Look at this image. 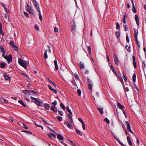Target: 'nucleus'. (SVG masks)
I'll return each mask as SVG.
<instances>
[{"instance_id":"1","label":"nucleus","mask_w":146,"mask_h":146,"mask_svg":"<svg viewBox=\"0 0 146 146\" xmlns=\"http://www.w3.org/2000/svg\"><path fill=\"white\" fill-rule=\"evenodd\" d=\"M0 50L1 52H3L2 56H4L5 59L7 60L8 63L11 62L12 60V56L11 54H9L8 56H5V51L4 50V48L1 46H0Z\"/></svg>"},{"instance_id":"2","label":"nucleus","mask_w":146,"mask_h":146,"mask_svg":"<svg viewBox=\"0 0 146 146\" xmlns=\"http://www.w3.org/2000/svg\"><path fill=\"white\" fill-rule=\"evenodd\" d=\"M18 62L20 65L24 68L25 69H27V68L26 65L21 59V58H19V59Z\"/></svg>"},{"instance_id":"3","label":"nucleus","mask_w":146,"mask_h":146,"mask_svg":"<svg viewBox=\"0 0 146 146\" xmlns=\"http://www.w3.org/2000/svg\"><path fill=\"white\" fill-rule=\"evenodd\" d=\"M125 123L126 125L127 130H128L130 133H133V131L131 129L130 125L127 121H126L125 122Z\"/></svg>"},{"instance_id":"4","label":"nucleus","mask_w":146,"mask_h":146,"mask_svg":"<svg viewBox=\"0 0 146 146\" xmlns=\"http://www.w3.org/2000/svg\"><path fill=\"white\" fill-rule=\"evenodd\" d=\"M27 11L31 13H33V12L32 10H31V7L29 5L27 4V6L26 7Z\"/></svg>"},{"instance_id":"5","label":"nucleus","mask_w":146,"mask_h":146,"mask_svg":"<svg viewBox=\"0 0 146 146\" xmlns=\"http://www.w3.org/2000/svg\"><path fill=\"white\" fill-rule=\"evenodd\" d=\"M113 57L114 58V62L116 65H118V60L117 58V54H113Z\"/></svg>"},{"instance_id":"6","label":"nucleus","mask_w":146,"mask_h":146,"mask_svg":"<svg viewBox=\"0 0 146 146\" xmlns=\"http://www.w3.org/2000/svg\"><path fill=\"white\" fill-rule=\"evenodd\" d=\"M32 2L35 5V7L37 10V11L40 10L38 4L35 0H33Z\"/></svg>"},{"instance_id":"7","label":"nucleus","mask_w":146,"mask_h":146,"mask_svg":"<svg viewBox=\"0 0 146 146\" xmlns=\"http://www.w3.org/2000/svg\"><path fill=\"white\" fill-rule=\"evenodd\" d=\"M135 19L136 21L137 24V25H139V17L136 14L135 16Z\"/></svg>"},{"instance_id":"8","label":"nucleus","mask_w":146,"mask_h":146,"mask_svg":"<svg viewBox=\"0 0 146 146\" xmlns=\"http://www.w3.org/2000/svg\"><path fill=\"white\" fill-rule=\"evenodd\" d=\"M31 90H25L23 91V93L27 95H31Z\"/></svg>"},{"instance_id":"9","label":"nucleus","mask_w":146,"mask_h":146,"mask_svg":"<svg viewBox=\"0 0 146 146\" xmlns=\"http://www.w3.org/2000/svg\"><path fill=\"white\" fill-rule=\"evenodd\" d=\"M137 34L138 32L137 31L136 29H134V36L136 42L137 41Z\"/></svg>"},{"instance_id":"10","label":"nucleus","mask_w":146,"mask_h":146,"mask_svg":"<svg viewBox=\"0 0 146 146\" xmlns=\"http://www.w3.org/2000/svg\"><path fill=\"white\" fill-rule=\"evenodd\" d=\"M127 139L130 146H133V144L131 141L130 137L129 136H127Z\"/></svg>"},{"instance_id":"11","label":"nucleus","mask_w":146,"mask_h":146,"mask_svg":"<svg viewBox=\"0 0 146 146\" xmlns=\"http://www.w3.org/2000/svg\"><path fill=\"white\" fill-rule=\"evenodd\" d=\"M48 86L49 89L51 90L52 92H54L55 94H56L57 92V91L55 89L53 88L50 85H48Z\"/></svg>"},{"instance_id":"12","label":"nucleus","mask_w":146,"mask_h":146,"mask_svg":"<svg viewBox=\"0 0 146 146\" xmlns=\"http://www.w3.org/2000/svg\"><path fill=\"white\" fill-rule=\"evenodd\" d=\"M76 28V25L75 23L74 22V24L71 27V31H74Z\"/></svg>"},{"instance_id":"13","label":"nucleus","mask_w":146,"mask_h":146,"mask_svg":"<svg viewBox=\"0 0 146 146\" xmlns=\"http://www.w3.org/2000/svg\"><path fill=\"white\" fill-rule=\"evenodd\" d=\"M51 110L53 111L56 113L57 112V110L56 108L55 107L53 106H52L51 107Z\"/></svg>"},{"instance_id":"14","label":"nucleus","mask_w":146,"mask_h":146,"mask_svg":"<svg viewBox=\"0 0 146 146\" xmlns=\"http://www.w3.org/2000/svg\"><path fill=\"white\" fill-rule=\"evenodd\" d=\"M54 63L55 66V68L56 70H58V68L57 65V61L56 60H55L54 61Z\"/></svg>"},{"instance_id":"15","label":"nucleus","mask_w":146,"mask_h":146,"mask_svg":"<svg viewBox=\"0 0 146 146\" xmlns=\"http://www.w3.org/2000/svg\"><path fill=\"white\" fill-rule=\"evenodd\" d=\"M18 102L24 107H26V105L23 102L22 100H19Z\"/></svg>"},{"instance_id":"16","label":"nucleus","mask_w":146,"mask_h":146,"mask_svg":"<svg viewBox=\"0 0 146 146\" xmlns=\"http://www.w3.org/2000/svg\"><path fill=\"white\" fill-rule=\"evenodd\" d=\"M117 106L120 109H122L124 108V106H123L121 105L120 104L119 102L117 103Z\"/></svg>"},{"instance_id":"17","label":"nucleus","mask_w":146,"mask_h":146,"mask_svg":"<svg viewBox=\"0 0 146 146\" xmlns=\"http://www.w3.org/2000/svg\"><path fill=\"white\" fill-rule=\"evenodd\" d=\"M89 73V72L88 70H86L85 71V72H84V73L83 74V75L84 76V78H86V77L87 76V75Z\"/></svg>"},{"instance_id":"18","label":"nucleus","mask_w":146,"mask_h":146,"mask_svg":"<svg viewBox=\"0 0 146 146\" xmlns=\"http://www.w3.org/2000/svg\"><path fill=\"white\" fill-rule=\"evenodd\" d=\"M0 33L3 35H4V34L2 30V25L1 22H0Z\"/></svg>"},{"instance_id":"19","label":"nucleus","mask_w":146,"mask_h":146,"mask_svg":"<svg viewBox=\"0 0 146 146\" xmlns=\"http://www.w3.org/2000/svg\"><path fill=\"white\" fill-rule=\"evenodd\" d=\"M44 108L47 110H49L50 109V106L49 104H45L44 105Z\"/></svg>"},{"instance_id":"20","label":"nucleus","mask_w":146,"mask_h":146,"mask_svg":"<svg viewBox=\"0 0 146 146\" xmlns=\"http://www.w3.org/2000/svg\"><path fill=\"white\" fill-rule=\"evenodd\" d=\"M97 108L101 114H102L103 113L104 111L103 108H100L98 107Z\"/></svg>"},{"instance_id":"21","label":"nucleus","mask_w":146,"mask_h":146,"mask_svg":"<svg viewBox=\"0 0 146 146\" xmlns=\"http://www.w3.org/2000/svg\"><path fill=\"white\" fill-rule=\"evenodd\" d=\"M6 65V63L4 62H2L1 63V68H4Z\"/></svg>"},{"instance_id":"22","label":"nucleus","mask_w":146,"mask_h":146,"mask_svg":"<svg viewBox=\"0 0 146 146\" xmlns=\"http://www.w3.org/2000/svg\"><path fill=\"white\" fill-rule=\"evenodd\" d=\"M4 78L6 80H9V76L7 74H5L4 75Z\"/></svg>"},{"instance_id":"23","label":"nucleus","mask_w":146,"mask_h":146,"mask_svg":"<svg viewBox=\"0 0 146 146\" xmlns=\"http://www.w3.org/2000/svg\"><path fill=\"white\" fill-rule=\"evenodd\" d=\"M117 78L118 79H119L120 80L121 82L122 83H123V79H122V77L121 76H120L119 75H118L117 76Z\"/></svg>"},{"instance_id":"24","label":"nucleus","mask_w":146,"mask_h":146,"mask_svg":"<svg viewBox=\"0 0 146 146\" xmlns=\"http://www.w3.org/2000/svg\"><path fill=\"white\" fill-rule=\"evenodd\" d=\"M48 136L51 138H52V137L54 138H55L56 137V135L55 134L52 133L48 134Z\"/></svg>"},{"instance_id":"25","label":"nucleus","mask_w":146,"mask_h":146,"mask_svg":"<svg viewBox=\"0 0 146 146\" xmlns=\"http://www.w3.org/2000/svg\"><path fill=\"white\" fill-rule=\"evenodd\" d=\"M80 67L81 68L83 69L84 68V66L83 63L80 62Z\"/></svg>"},{"instance_id":"26","label":"nucleus","mask_w":146,"mask_h":146,"mask_svg":"<svg viewBox=\"0 0 146 146\" xmlns=\"http://www.w3.org/2000/svg\"><path fill=\"white\" fill-rule=\"evenodd\" d=\"M76 131L81 136L83 134L82 132L77 129H76Z\"/></svg>"},{"instance_id":"27","label":"nucleus","mask_w":146,"mask_h":146,"mask_svg":"<svg viewBox=\"0 0 146 146\" xmlns=\"http://www.w3.org/2000/svg\"><path fill=\"white\" fill-rule=\"evenodd\" d=\"M68 117L70 119V121H71L72 123H73V121L72 120V116L71 115L68 114Z\"/></svg>"},{"instance_id":"28","label":"nucleus","mask_w":146,"mask_h":146,"mask_svg":"<svg viewBox=\"0 0 146 146\" xmlns=\"http://www.w3.org/2000/svg\"><path fill=\"white\" fill-rule=\"evenodd\" d=\"M57 138L60 140H62L63 139V137L62 136L60 135H58L57 136Z\"/></svg>"},{"instance_id":"29","label":"nucleus","mask_w":146,"mask_h":146,"mask_svg":"<svg viewBox=\"0 0 146 146\" xmlns=\"http://www.w3.org/2000/svg\"><path fill=\"white\" fill-rule=\"evenodd\" d=\"M38 12L39 13V19L40 20H42V17L40 13V10H38Z\"/></svg>"},{"instance_id":"30","label":"nucleus","mask_w":146,"mask_h":146,"mask_svg":"<svg viewBox=\"0 0 146 146\" xmlns=\"http://www.w3.org/2000/svg\"><path fill=\"white\" fill-rule=\"evenodd\" d=\"M31 95H33L34 96H36L37 95L36 93L34 91L31 90Z\"/></svg>"},{"instance_id":"31","label":"nucleus","mask_w":146,"mask_h":146,"mask_svg":"<svg viewBox=\"0 0 146 146\" xmlns=\"http://www.w3.org/2000/svg\"><path fill=\"white\" fill-rule=\"evenodd\" d=\"M136 75L135 74H134L133 76V82H135L136 81Z\"/></svg>"},{"instance_id":"32","label":"nucleus","mask_w":146,"mask_h":146,"mask_svg":"<svg viewBox=\"0 0 146 146\" xmlns=\"http://www.w3.org/2000/svg\"><path fill=\"white\" fill-rule=\"evenodd\" d=\"M66 109L67 111H68L70 114L71 115L72 114V112L69 109V107L68 106H67V107H66Z\"/></svg>"},{"instance_id":"33","label":"nucleus","mask_w":146,"mask_h":146,"mask_svg":"<svg viewBox=\"0 0 146 146\" xmlns=\"http://www.w3.org/2000/svg\"><path fill=\"white\" fill-rule=\"evenodd\" d=\"M47 50H46L45 52L44 53V58L46 59L48 58V55L47 53Z\"/></svg>"},{"instance_id":"34","label":"nucleus","mask_w":146,"mask_h":146,"mask_svg":"<svg viewBox=\"0 0 146 146\" xmlns=\"http://www.w3.org/2000/svg\"><path fill=\"white\" fill-rule=\"evenodd\" d=\"M35 103L38 105V106L40 105V102L39 101V100L38 99H37V100H36L35 101Z\"/></svg>"},{"instance_id":"35","label":"nucleus","mask_w":146,"mask_h":146,"mask_svg":"<svg viewBox=\"0 0 146 146\" xmlns=\"http://www.w3.org/2000/svg\"><path fill=\"white\" fill-rule=\"evenodd\" d=\"M60 107L62 109H63V110H65V107L63 103H60Z\"/></svg>"},{"instance_id":"36","label":"nucleus","mask_w":146,"mask_h":146,"mask_svg":"<svg viewBox=\"0 0 146 146\" xmlns=\"http://www.w3.org/2000/svg\"><path fill=\"white\" fill-rule=\"evenodd\" d=\"M1 101L2 102H4L5 103H8V100H7L4 99L3 98H2Z\"/></svg>"},{"instance_id":"37","label":"nucleus","mask_w":146,"mask_h":146,"mask_svg":"<svg viewBox=\"0 0 146 146\" xmlns=\"http://www.w3.org/2000/svg\"><path fill=\"white\" fill-rule=\"evenodd\" d=\"M132 11H133V12L134 13H135L136 12V9L135 8V7L134 5H133V7Z\"/></svg>"},{"instance_id":"38","label":"nucleus","mask_w":146,"mask_h":146,"mask_svg":"<svg viewBox=\"0 0 146 146\" xmlns=\"http://www.w3.org/2000/svg\"><path fill=\"white\" fill-rule=\"evenodd\" d=\"M13 49L16 51H17L18 50V48H17V46H16L15 45H14L13 46Z\"/></svg>"},{"instance_id":"39","label":"nucleus","mask_w":146,"mask_h":146,"mask_svg":"<svg viewBox=\"0 0 146 146\" xmlns=\"http://www.w3.org/2000/svg\"><path fill=\"white\" fill-rule=\"evenodd\" d=\"M92 85L90 84H88V88L89 89L91 90L92 89Z\"/></svg>"},{"instance_id":"40","label":"nucleus","mask_w":146,"mask_h":146,"mask_svg":"<svg viewBox=\"0 0 146 146\" xmlns=\"http://www.w3.org/2000/svg\"><path fill=\"white\" fill-rule=\"evenodd\" d=\"M57 118L59 121H62V118L60 116H58L57 117Z\"/></svg>"},{"instance_id":"41","label":"nucleus","mask_w":146,"mask_h":146,"mask_svg":"<svg viewBox=\"0 0 146 146\" xmlns=\"http://www.w3.org/2000/svg\"><path fill=\"white\" fill-rule=\"evenodd\" d=\"M104 120L107 123L109 124L110 121L107 118H106Z\"/></svg>"},{"instance_id":"42","label":"nucleus","mask_w":146,"mask_h":146,"mask_svg":"<svg viewBox=\"0 0 146 146\" xmlns=\"http://www.w3.org/2000/svg\"><path fill=\"white\" fill-rule=\"evenodd\" d=\"M22 124H23V127L25 128V129H28V126L26 125H25L24 123H23Z\"/></svg>"},{"instance_id":"43","label":"nucleus","mask_w":146,"mask_h":146,"mask_svg":"<svg viewBox=\"0 0 146 146\" xmlns=\"http://www.w3.org/2000/svg\"><path fill=\"white\" fill-rule=\"evenodd\" d=\"M124 28H125V31H127L128 29V27H127V25H125L124 26Z\"/></svg>"},{"instance_id":"44","label":"nucleus","mask_w":146,"mask_h":146,"mask_svg":"<svg viewBox=\"0 0 146 146\" xmlns=\"http://www.w3.org/2000/svg\"><path fill=\"white\" fill-rule=\"evenodd\" d=\"M77 92L78 93V95L79 96H80L81 92V90L79 89H78L77 90Z\"/></svg>"},{"instance_id":"45","label":"nucleus","mask_w":146,"mask_h":146,"mask_svg":"<svg viewBox=\"0 0 146 146\" xmlns=\"http://www.w3.org/2000/svg\"><path fill=\"white\" fill-rule=\"evenodd\" d=\"M88 49L89 50V53L90 54L91 53V47L90 46H88Z\"/></svg>"},{"instance_id":"46","label":"nucleus","mask_w":146,"mask_h":146,"mask_svg":"<svg viewBox=\"0 0 146 146\" xmlns=\"http://www.w3.org/2000/svg\"><path fill=\"white\" fill-rule=\"evenodd\" d=\"M116 29H119L120 28V26L119 25V23H117L116 24Z\"/></svg>"},{"instance_id":"47","label":"nucleus","mask_w":146,"mask_h":146,"mask_svg":"<svg viewBox=\"0 0 146 146\" xmlns=\"http://www.w3.org/2000/svg\"><path fill=\"white\" fill-rule=\"evenodd\" d=\"M74 76L75 78L77 79H79V76L78 75L76 74H75L74 75Z\"/></svg>"},{"instance_id":"48","label":"nucleus","mask_w":146,"mask_h":146,"mask_svg":"<svg viewBox=\"0 0 146 146\" xmlns=\"http://www.w3.org/2000/svg\"><path fill=\"white\" fill-rule=\"evenodd\" d=\"M10 45L12 46L15 45L14 44V42L13 41H10Z\"/></svg>"},{"instance_id":"49","label":"nucleus","mask_w":146,"mask_h":146,"mask_svg":"<svg viewBox=\"0 0 146 146\" xmlns=\"http://www.w3.org/2000/svg\"><path fill=\"white\" fill-rule=\"evenodd\" d=\"M116 35L117 36L118 38L120 36V33L119 32H116Z\"/></svg>"},{"instance_id":"50","label":"nucleus","mask_w":146,"mask_h":146,"mask_svg":"<svg viewBox=\"0 0 146 146\" xmlns=\"http://www.w3.org/2000/svg\"><path fill=\"white\" fill-rule=\"evenodd\" d=\"M123 78L125 81H126L127 80V78L126 76H125L124 74H123Z\"/></svg>"},{"instance_id":"51","label":"nucleus","mask_w":146,"mask_h":146,"mask_svg":"<svg viewBox=\"0 0 146 146\" xmlns=\"http://www.w3.org/2000/svg\"><path fill=\"white\" fill-rule=\"evenodd\" d=\"M58 113L60 115L62 116L63 115V112L62 111H58Z\"/></svg>"},{"instance_id":"52","label":"nucleus","mask_w":146,"mask_h":146,"mask_svg":"<svg viewBox=\"0 0 146 146\" xmlns=\"http://www.w3.org/2000/svg\"><path fill=\"white\" fill-rule=\"evenodd\" d=\"M67 126L69 128H71L72 127V126L69 123L67 124Z\"/></svg>"},{"instance_id":"53","label":"nucleus","mask_w":146,"mask_h":146,"mask_svg":"<svg viewBox=\"0 0 146 146\" xmlns=\"http://www.w3.org/2000/svg\"><path fill=\"white\" fill-rule=\"evenodd\" d=\"M133 64L135 68H136V63L135 61H133Z\"/></svg>"},{"instance_id":"54","label":"nucleus","mask_w":146,"mask_h":146,"mask_svg":"<svg viewBox=\"0 0 146 146\" xmlns=\"http://www.w3.org/2000/svg\"><path fill=\"white\" fill-rule=\"evenodd\" d=\"M54 31L56 32H57L58 31V28L57 27L54 28Z\"/></svg>"},{"instance_id":"55","label":"nucleus","mask_w":146,"mask_h":146,"mask_svg":"<svg viewBox=\"0 0 146 146\" xmlns=\"http://www.w3.org/2000/svg\"><path fill=\"white\" fill-rule=\"evenodd\" d=\"M23 132H27V133L28 134H32V133L30 132V131H23Z\"/></svg>"},{"instance_id":"56","label":"nucleus","mask_w":146,"mask_h":146,"mask_svg":"<svg viewBox=\"0 0 146 146\" xmlns=\"http://www.w3.org/2000/svg\"><path fill=\"white\" fill-rule=\"evenodd\" d=\"M82 128L83 130H84L85 129V125L84 123H82Z\"/></svg>"},{"instance_id":"57","label":"nucleus","mask_w":146,"mask_h":146,"mask_svg":"<svg viewBox=\"0 0 146 146\" xmlns=\"http://www.w3.org/2000/svg\"><path fill=\"white\" fill-rule=\"evenodd\" d=\"M4 10H5V12L7 13H8L9 12V11L8 9H7L6 8H5V9H4Z\"/></svg>"},{"instance_id":"58","label":"nucleus","mask_w":146,"mask_h":146,"mask_svg":"<svg viewBox=\"0 0 146 146\" xmlns=\"http://www.w3.org/2000/svg\"><path fill=\"white\" fill-rule=\"evenodd\" d=\"M24 15L28 17H29L28 14L26 12H24Z\"/></svg>"},{"instance_id":"59","label":"nucleus","mask_w":146,"mask_h":146,"mask_svg":"<svg viewBox=\"0 0 146 146\" xmlns=\"http://www.w3.org/2000/svg\"><path fill=\"white\" fill-rule=\"evenodd\" d=\"M142 64H143V68H145V67L146 64L145 63V62H142Z\"/></svg>"},{"instance_id":"60","label":"nucleus","mask_w":146,"mask_h":146,"mask_svg":"<svg viewBox=\"0 0 146 146\" xmlns=\"http://www.w3.org/2000/svg\"><path fill=\"white\" fill-rule=\"evenodd\" d=\"M22 74L25 77H27V78H28V76L27 74L23 73H22Z\"/></svg>"},{"instance_id":"61","label":"nucleus","mask_w":146,"mask_h":146,"mask_svg":"<svg viewBox=\"0 0 146 146\" xmlns=\"http://www.w3.org/2000/svg\"><path fill=\"white\" fill-rule=\"evenodd\" d=\"M35 28L36 30H38L39 29L38 27L36 25H35Z\"/></svg>"},{"instance_id":"62","label":"nucleus","mask_w":146,"mask_h":146,"mask_svg":"<svg viewBox=\"0 0 146 146\" xmlns=\"http://www.w3.org/2000/svg\"><path fill=\"white\" fill-rule=\"evenodd\" d=\"M78 120L79 121H80L82 123H84V122L83 121V120L82 119L80 118H78Z\"/></svg>"},{"instance_id":"63","label":"nucleus","mask_w":146,"mask_h":146,"mask_svg":"<svg viewBox=\"0 0 146 146\" xmlns=\"http://www.w3.org/2000/svg\"><path fill=\"white\" fill-rule=\"evenodd\" d=\"M52 104H53L54 106H55L57 104V102L56 101H55L54 102L52 103Z\"/></svg>"},{"instance_id":"64","label":"nucleus","mask_w":146,"mask_h":146,"mask_svg":"<svg viewBox=\"0 0 146 146\" xmlns=\"http://www.w3.org/2000/svg\"><path fill=\"white\" fill-rule=\"evenodd\" d=\"M69 141L70 142H71V143L74 146H76V145L75 144V143L73 142L72 141H70V140H69Z\"/></svg>"}]
</instances>
